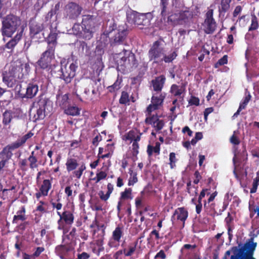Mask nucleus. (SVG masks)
I'll return each mask as SVG.
<instances>
[{
	"instance_id": "f257e3e1",
	"label": "nucleus",
	"mask_w": 259,
	"mask_h": 259,
	"mask_svg": "<svg viewBox=\"0 0 259 259\" xmlns=\"http://www.w3.org/2000/svg\"><path fill=\"white\" fill-rule=\"evenodd\" d=\"M20 17L9 14L3 18L2 22L1 32L3 36L11 37L21 25Z\"/></svg>"
},
{
	"instance_id": "f03ea898",
	"label": "nucleus",
	"mask_w": 259,
	"mask_h": 259,
	"mask_svg": "<svg viewBox=\"0 0 259 259\" xmlns=\"http://www.w3.org/2000/svg\"><path fill=\"white\" fill-rule=\"evenodd\" d=\"M33 135L34 134L30 131L21 138L18 139L15 142L5 146L0 152V158H2V160H6L7 162L13 156L12 151L23 146L26 141Z\"/></svg>"
},
{
	"instance_id": "7ed1b4c3",
	"label": "nucleus",
	"mask_w": 259,
	"mask_h": 259,
	"mask_svg": "<svg viewBox=\"0 0 259 259\" xmlns=\"http://www.w3.org/2000/svg\"><path fill=\"white\" fill-rule=\"evenodd\" d=\"M194 13L186 8L185 10H181L178 13H174L167 18L168 21L175 24L184 25L190 26L194 23Z\"/></svg>"
},
{
	"instance_id": "20e7f679",
	"label": "nucleus",
	"mask_w": 259,
	"mask_h": 259,
	"mask_svg": "<svg viewBox=\"0 0 259 259\" xmlns=\"http://www.w3.org/2000/svg\"><path fill=\"white\" fill-rule=\"evenodd\" d=\"M82 10V7L79 4L69 2L63 8V18L68 22L76 21L81 15Z\"/></svg>"
},
{
	"instance_id": "39448f33",
	"label": "nucleus",
	"mask_w": 259,
	"mask_h": 259,
	"mask_svg": "<svg viewBox=\"0 0 259 259\" xmlns=\"http://www.w3.org/2000/svg\"><path fill=\"white\" fill-rule=\"evenodd\" d=\"M165 51V49L161 47L160 41H154L148 51V56L149 61H153L156 64L162 62Z\"/></svg>"
},
{
	"instance_id": "423d86ee",
	"label": "nucleus",
	"mask_w": 259,
	"mask_h": 259,
	"mask_svg": "<svg viewBox=\"0 0 259 259\" xmlns=\"http://www.w3.org/2000/svg\"><path fill=\"white\" fill-rule=\"evenodd\" d=\"M77 67L76 62L67 61L64 65H62L60 78L63 80L66 84L70 83L75 76Z\"/></svg>"
},
{
	"instance_id": "0eeeda50",
	"label": "nucleus",
	"mask_w": 259,
	"mask_h": 259,
	"mask_svg": "<svg viewBox=\"0 0 259 259\" xmlns=\"http://www.w3.org/2000/svg\"><path fill=\"white\" fill-rule=\"evenodd\" d=\"M20 69H22L20 67L11 65L3 72V81L8 88H13L16 85L18 82L17 73Z\"/></svg>"
},
{
	"instance_id": "6e6552de",
	"label": "nucleus",
	"mask_w": 259,
	"mask_h": 259,
	"mask_svg": "<svg viewBox=\"0 0 259 259\" xmlns=\"http://www.w3.org/2000/svg\"><path fill=\"white\" fill-rule=\"evenodd\" d=\"M55 51L53 50L52 49L47 48L37 61V65L42 69H50L51 68V62L55 58Z\"/></svg>"
},
{
	"instance_id": "1a4fd4ad",
	"label": "nucleus",
	"mask_w": 259,
	"mask_h": 259,
	"mask_svg": "<svg viewBox=\"0 0 259 259\" xmlns=\"http://www.w3.org/2000/svg\"><path fill=\"white\" fill-rule=\"evenodd\" d=\"M57 215L59 219L57 221L58 224V229L65 231V225L71 226L74 222V216L72 211L70 210H64L62 213L57 211Z\"/></svg>"
},
{
	"instance_id": "9d476101",
	"label": "nucleus",
	"mask_w": 259,
	"mask_h": 259,
	"mask_svg": "<svg viewBox=\"0 0 259 259\" xmlns=\"http://www.w3.org/2000/svg\"><path fill=\"white\" fill-rule=\"evenodd\" d=\"M126 18L129 23L137 25L147 26L150 23L149 20L145 14H140L135 11L127 13Z\"/></svg>"
},
{
	"instance_id": "9b49d317",
	"label": "nucleus",
	"mask_w": 259,
	"mask_h": 259,
	"mask_svg": "<svg viewBox=\"0 0 259 259\" xmlns=\"http://www.w3.org/2000/svg\"><path fill=\"white\" fill-rule=\"evenodd\" d=\"M29 36L31 40L36 42H40L44 37V33L42 31L44 29V25L42 23L33 22L29 23Z\"/></svg>"
},
{
	"instance_id": "f8f14e48",
	"label": "nucleus",
	"mask_w": 259,
	"mask_h": 259,
	"mask_svg": "<svg viewBox=\"0 0 259 259\" xmlns=\"http://www.w3.org/2000/svg\"><path fill=\"white\" fill-rule=\"evenodd\" d=\"M67 170L68 172L74 170L73 172L74 177L77 179H80L83 174V171L85 169L86 166L84 163H82L77 170L76 168L78 166L77 160L75 158H68L66 162Z\"/></svg>"
},
{
	"instance_id": "ddd939ff",
	"label": "nucleus",
	"mask_w": 259,
	"mask_h": 259,
	"mask_svg": "<svg viewBox=\"0 0 259 259\" xmlns=\"http://www.w3.org/2000/svg\"><path fill=\"white\" fill-rule=\"evenodd\" d=\"M51 101L48 98H40L37 102V110L34 114L33 119L34 121L43 119L46 116V110H48Z\"/></svg>"
},
{
	"instance_id": "4468645a",
	"label": "nucleus",
	"mask_w": 259,
	"mask_h": 259,
	"mask_svg": "<svg viewBox=\"0 0 259 259\" xmlns=\"http://www.w3.org/2000/svg\"><path fill=\"white\" fill-rule=\"evenodd\" d=\"M72 30L78 37L85 40H90L94 35L95 30L92 28L80 26L78 23H75L72 27Z\"/></svg>"
},
{
	"instance_id": "2eb2a0df",
	"label": "nucleus",
	"mask_w": 259,
	"mask_h": 259,
	"mask_svg": "<svg viewBox=\"0 0 259 259\" xmlns=\"http://www.w3.org/2000/svg\"><path fill=\"white\" fill-rule=\"evenodd\" d=\"M213 10L209 9L205 14V18L203 23L204 31L205 33L212 34L216 30L217 24L213 17Z\"/></svg>"
},
{
	"instance_id": "dca6fc26",
	"label": "nucleus",
	"mask_w": 259,
	"mask_h": 259,
	"mask_svg": "<svg viewBox=\"0 0 259 259\" xmlns=\"http://www.w3.org/2000/svg\"><path fill=\"white\" fill-rule=\"evenodd\" d=\"M128 34V30L124 27L119 26L116 31L114 33V36L110 39L111 46H115L124 44Z\"/></svg>"
},
{
	"instance_id": "f3484780",
	"label": "nucleus",
	"mask_w": 259,
	"mask_h": 259,
	"mask_svg": "<svg viewBox=\"0 0 259 259\" xmlns=\"http://www.w3.org/2000/svg\"><path fill=\"white\" fill-rule=\"evenodd\" d=\"M74 249L73 244L71 242H65L63 244L57 245L55 247L56 254L61 259L66 258L69 253Z\"/></svg>"
},
{
	"instance_id": "a211bd4d",
	"label": "nucleus",
	"mask_w": 259,
	"mask_h": 259,
	"mask_svg": "<svg viewBox=\"0 0 259 259\" xmlns=\"http://www.w3.org/2000/svg\"><path fill=\"white\" fill-rule=\"evenodd\" d=\"M188 211L185 207L177 208L175 209L171 217L172 224H174L176 222L180 221L182 223L183 227H184L185 222L188 217Z\"/></svg>"
},
{
	"instance_id": "6ab92c4d",
	"label": "nucleus",
	"mask_w": 259,
	"mask_h": 259,
	"mask_svg": "<svg viewBox=\"0 0 259 259\" xmlns=\"http://www.w3.org/2000/svg\"><path fill=\"white\" fill-rule=\"evenodd\" d=\"M123 226L121 225H118L112 232L111 239L109 241L108 245L112 248L115 247L114 242L119 243L121 237L123 236Z\"/></svg>"
},
{
	"instance_id": "aec40b11",
	"label": "nucleus",
	"mask_w": 259,
	"mask_h": 259,
	"mask_svg": "<svg viewBox=\"0 0 259 259\" xmlns=\"http://www.w3.org/2000/svg\"><path fill=\"white\" fill-rule=\"evenodd\" d=\"M166 81V77L164 75H160L156 77L151 81V84L153 87L154 91L157 94L161 93V91L164 87Z\"/></svg>"
},
{
	"instance_id": "412c9836",
	"label": "nucleus",
	"mask_w": 259,
	"mask_h": 259,
	"mask_svg": "<svg viewBox=\"0 0 259 259\" xmlns=\"http://www.w3.org/2000/svg\"><path fill=\"white\" fill-rule=\"evenodd\" d=\"M38 91V86L35 82H30L26 85V91H23L22 95L25 98L32 99L34 97Z\"/></svg>"
},
{
	"instance_id": "4be33fe9",
	"label": "nucleus",
	"mask_w": 259,
	"mask_h": 259,
	"mask_svg": "<svg viewBox=\"0 0 259 259\" xmlns=\"http://www.w3.org/2000/svg\"><path fill=\"white\" fill-rule=\"evenodd\" d=\"M50 33L47 39V47L48 49H52L53 50L55 51L56 47L57 45V36L58 33L56 32V30L54 31L53 29L52 25H51L50 27Z\"/></svg>"
},
{
	"instance_id": "5701e85b",
	"label": "nucleus",
	"mask_w": 259,
	"mask_h": 259,
	"mask_svg": "<svg viewBox=\"0 0 259 259\" xmlns=\"http://www.w3.org/2000/svg\"><path fill=\"white\" fill-rule=\"evenodd\" d=\"M96 22V17L94 16L85 15L83 16L81 24L80 25L95 30Z\"/></svg>"
},
{
	"instance_id": "b1692460",
	"label": "nucleus",
	"mask_w": 259,
	"mask_h": 259,
	"mask_svg": "<svg viewBox=\"0 0 259 259\" xmlns=\"http://www.w3.org/2000/svg\"><path fill=\"white\" fill-rule=\"evenodd\" d=\"M13 118H19V115L12 110H6L3 114V124L4 125L10 124Z\"/></svg>"
},
{
	"instance_id": "393cba45",
	"label": "nucleus",
	"mask_w": 259,
	"mask_h": 259,
	"mask_svg": "<svg viewBox=\"0 0 259 259\" xmlns=\"http://www.w3.org/2000/svg\"><path fill=\"white\" fill-rule=\"evenodd\" d=\"M23 32V29H22V30L19 32L17 33L14 37L11 38L5 45V48L8 49L13 50L21 39Z\"/></svg>"
},
{
	"instance_id": "a878e982",
	"label": "nucleus",
	"mask_w": 259,
	"mask_h": 259,
	"mask_svg": "<svg viewBox=\"0 0 259 259\" xmlns=\"http://www.w3.org/2000/svg\"><path fill=\"white\" fill-rule=\"evenodd\" d=\"M26 209L24 206H21L19 210H18L16 214L13 217V219L12 221L13 224H17L19 221L23 222L25 221L26 219V215L25 214Z\"/></svg>"
},
{
	"instance_id": "bb28decb",
	"label": "nucleus",
	"mask_w": 259,
	"mask_h": 259,
	"mask_svg": "<svg viewBox=\"0 0 259 259\" xmlns=\"http://www.w3.org/2000/svg\"><path fill=\"white\" fill-rule=\"evenodd\" d=\"M52 179L51 180L45 179L42 181L39 187V190L41 191V193L48 195L49 191L52 189Z\"/></svg>"
},
{
	"instance_id": "cd10ccee",
	"label": "nucleus",
	"mask_w": 259,
	"mask_h": 259,
	"mask_svg": "<svg viewBox=\"0 0 259 259\" xmlns=\"http://www.w3.org/2000/svg\"><path fill=\"white\" fill-rule=\"evenodd\" d=\"M69 96L68 94L57 95V103L63 109L67 107L68 104Z\"/></svg>"
},
{
	"instance_id": "c85d7f7f",
	"label": "nucleus",
	"mask_w": 259,
	"mask_h": 259,
	"mask_svg": "<svg viewBox=\"0 0 259 259\" xmlns=\"http://www.w3.org/2000/svg\"><path fill=\"white\" fill-rule=\"evenodd\" d=\"M77 48L79 52L85 56H89L91 54L90 47L84 41L79 40L77 42Z\"/></svg>"
},
{
	"instance_id": "c756f323",
	"label": "nucleus",
	"mask_w": 259,
	"mask_h": 259,
	"mask_svg": "<svg viewBox=\"0 0 259 259\" xmlns=\"http://www.w3.org/2000/svg\"><path fill=\"white\" fill-rule=\"evenodd\" d=\"M165 97L166 93H159V96L153 95L151 97V103L160 108L162 106Z\"/></svg>"
},
{
	"instance_id": "7c9ffc66",
	"label": "nucleus",
	"mask_w": 259,
	"mask_h": 259,
	"mask_svg": "<svg viewBox=\"0 0 259 259\" xmlns=\"http://www.w3.org/2000/svg\"><path fill=\"white\" fill-rule=\"evenodd\" d=\"M127 55L128 61L127 62L126 67H129L132 68H136L138 66V61L136 59V55L135 54L131 52H126Z\"/></svg>"
},
{
	"instance_id": "2f4dec72",
	"label": "nucleus",
	"mask_w": 259,
	"mask_h": 259,
	"mask_svg": "<svg viewBox=\"0 0 259 259\" xmlns=\"http://www.w3.org/2000/svg\"><path fill=\"white\" fill-rule=\"evenodd\" d=\"M232 0H221L219 8V14L224 15L230 8V4Z\"/></svg>"
},
{
	"instance_id": "473e14b6",
	"label": "nucleus",
	"mask_w": 259,
	"mask_h": 259,
	"mask_svg": "<svg viewBox=\"0 0 259 259\" xmlns=\"http://www.w3.org/2000/svg\"><path fill=\"white\" fill-rule=\"evenodd\" d=\"M256 246V243H247L244 245V248L248 250L244 259H255L253 257V252Z\"/></svg>"
},
{
	"instance_id": "72a5a7b5",
	"label": "nucleus",
	"mask_w": 259,
	"mask_h": 259,
	"mask_svg": "<svg viewBox=\"0 0 259 259\" xmlns=\"http://www.w3.org/2000/svg\"><path fill=\"white\" fill-rule=\"evenodd\" d=\"M138 241L129 244L127 248H124L122 249L123 253L125 256H132L136 250Z\"/></svg>"
},
{
	"instance_id": "f704fd0d",
	"label": "nucleus",
	"mask_w": 259,
	"mask_h": 259,
	"mask_svg": "<svg viewBox=\"0 0 259 259\" xmlns=\"http://www.w3.org/2000/svg\"><path fill=\"white\" fill-rule=\"evenodd\" d=\"M64 112L68 115L78 116L80 114V109L75 106H68L64 109Z\"/></svg>"
},
{
	"instance_id": "c9c22d12",
	"label": "nucleus",
	"mask_w": 259,
	"mask_h": 259,
	"mask_svg": "<svg viewBox=\"0 0 259 259\" xmlns=\"http://www.w3.org/2000/svg\"><path fill=\"white\" fill-rule=\"evenodd\" d=\"M160 143L158 142L155 143V146L148 145L147 146V153L149 157L151 156L153 153H155L157 155L160 154Z\"/></svg>"
},
{
	"instance_id": "e433bc0d",
	"label": "nucleus",
	"mask_w": 259,
	"mask_h": 259,
	"mask_svg": "<svg viewBox=\"0 0 259 259\" xmlns=\"http://www.w3.org/2000/svg\"><path fill=\"white\" fill-rule=\"evenodd\" d=\"M113 191V185L111 183H108L107 184V192L106 194H104V192L103 191H100L99 192L98 195L102 200L106 201L109 199Z\"/></svg>"
},
{
	"instance_id": "4c0bfd02",
	"label": "nucleus",
	"mask_w": 259,
	"mask_h": 259,
	"mask_svg": "<svg viewBox=\"0 0 259 259\" xmlns=\"http://www.w3.org/2000/svg\"><path fill=\"white\" fill-rule=\"evenodd\" d=\"M168 0H160L159 6L161 10L160 15L162 17H165L168 14Z\"/></svg>"
},
{
	"instance_id": "58836bf2",
	"label": "nucleus",
	"mask_w": 259,
	"mask_h": 259,
	"mask_svg": "<svg viewBox=\"0 0 259 259\" xmlns=\"http://www.w3.org/2000/svg\"><path fill=\"white\" fill-rule=\"evenodd\" d=\"M122 78H119V76H118L115 82L112 85L108 86L107 87V90H108V92L111 93L116 92L121 88V84L122 83Z\"/></svg>"
},
{
	"instance_id": "ea45409f",
	"label": "nucleus",
	"mask_w": 259,
	"mask_h": 259,
	"mask_svg": "<svg viewBox=\"0 0 259 259\" xmlns=\"http://www.w3.org/2000/svg\"><path fill=\"white\" fill-rule=\"evenodd\" d=\"M132 189L131 188H125L124 191L120 193V196L119 200L122 202L123 200L126 199H132Z\"/></svg>"
},
{
	"instance_id": "a19ab883",
	"label": "nucleus",
	"mask_w": 259,
	"mask_h": 259,
	"mask_svg": "<svg viewBox=\"0 0 259 259\" xmlns=\"http://www.w3.org/2000/svg\"><path fill=\"white\" fill-rule=\"evenodd\" d=\"M126 52H130V51H127L125 50L124 49L123 50V54L121 53H119L118 54V57L119 58V60H117V62L118 64H120L121 65L124 66L125 67H126L127 62L128 61L127 55L126 54Z\"/></svg>"
},
{
	"instance_id": "79ce46f5",
	"label": "nucleus",
	"mask_w": 259,
	"mask_h": 259,
	"mask_svg": "<svg viewBox=\"0 0 259 259\" xmlns=\"http://www.w3.org/2000/svg\"><path fill=\"white\" fill-rule=\"evenodd\" d=\"M184 91V88H180L179 85L176 84H172L170 87V92L175 97L181 96Z\"/></svg>"
},
{
	"instance_id": "37998d69",
	"label": "nucleus",
	"mask_w": 259,
	"mask_h": 259,
	"mask_svg": "<svg viewBox=\"0 0 259 259\" xmlns=\"http://www.w3.org/2000/svg\"><path fill=\"white\" fill-rule=\"evenodd\" d=\"M259 27L258 19L254 14L251 15V24L248 28L249 31L257 30Z\"/></svg>"
},
{
	"instance_id": "c03bdc74",
	"label": "nucleus",
	"mask_w": 259,
	"mask_h": 259,
	"mask_svg": "<svg viewBox=\"0 0 259 259\" xmlns=\"http://www.w3.org/2000/svg\"><path fill=\"white\" fill-rule=\"evenodd\" d=\"M141 134H137L136 131L131 130L126 134L125 139L127 140H130L131 142H135L137 137H139L140 140H141Z\"/></svg>"
},
{
	"instance_id": "a18cd8bd",
	"label": "nucleus",
	"mask_w": 259,
	"mask_h": 259,
	"mask_svg": "<svg viewBox=\"0 0 259 259\" xmlns=\"http://www.w3.org/2000/svg\"><path fill=\"white\" fill-rule=\"evenodd\" d=\"M147 117L145 120V122L147 124H150L152 126L159 119L157 114L151 115H146Z\"/></svg>"
},
{
	"instance_id": "49530a36",
	"label": "nucleus",
	"mask_w": 259,
	"mask_h": 259,
	"mask_svg": "<svg viewBox=\"0 0 259 259\" xmlns=\"http://www.w3.org/2000/svg\"><path fill=\"white\" fill-rule=\"evenodd\" d=\"M129 94L125 91L121 92L120 98L119 100V102L120 104L125 105L130 102Z\"/></svg>"
},
{
	"instance_id": "de8ad7c7",
	"label": "nucleus",
	"mask_w": 259,
	"mask_h": 259,
	"mask_svg": "<svg viewBox=\"0 0 259 259\" xmlns=\"http://www.w3.org/2000/svg\"><path fill=\"white\" fill-rule=\"evenodd\" d=\"M177 53L176 51H174L168 55H166L165 52L164 53V58L162 59V62L164 61L165 63L172 62L174 60L176 59L177 56Z\"/></svg>"
},
{
	"instance_id": "09e8293b",
	"label": "nucleus",
	"mask_w": 259,
	"mask_h": 259,
	"mask_svg": "<svg viewBox=\"0 0 259 259\" xmlns=\"http://www.w3.org/2000/svg\"><path fill=\"white\" fill-rule=\"evenodd\" d=\"M259 185V171L256 172V177L253 180L252 188L250 189V193H254L256 192Z\"/></svg>"
},
{
	"instance_id": "8fccbe9b",
	"label": "nucleus",
	"mask_w": 259,
	"mask_h": 259,
	"mask_svg": "<svg viewBox=\"0 0 259 259\" xmlns=\"http://www.w3.org/2000/svg\"><path fill=\"white\" fill-rule=\"evenodd\" d=\"M140 141V138L137 137V140H136L135 142H133L132 144V155L134 157H137V155L139 154V145L138 144V142Z\"/></svg>"
},
{
	"instance_id": "3c124183",
	"label": "nucleus",
	"mask_w": 259,
	"mask_h": 259,
	"mask_svg": "<svg viewBox=\"0 0 259 259\" xmlns=\"http://www.w3.org/2000/svg\"><path fill=\"white\" fill-rule=\"evenodd\" d=\"M169 166L171 169L174 168L176 165V163L178 159L176 158V154L174 152H171L169 155Z\"/></svg>"
},
{
	"instance_id": "603ef678",
	"label": "nucleus",
	"mask_w": 259,
	"mask_h": 259,
	"mask_svg": "<svg viewBox=\"0 0 259 259\" xmlns=\"http://www.w3.org/2000/svg\"><path fill=\"white\" fill-rule=\"evenodd\" d=\"M228 63V56L224 55L222 58L220 59L218 62L215 63L214 67L215 68H219L221 66L227 64Z\"/></svg>"
},
{
	"instance_id": "864d4df0",
	"label": "nucleus",
	"mask_w": 259,
	"mask_h": 259,
	"mask_svg": "<svg viewBox=\"0 0 259 259\" xmlns=\"http://www.w3.org/2000/svg\"><path fill=\"white\" fill-rule=\"evenodd\" d=\"M251 95L249 93L246 95L245 97L243 99V101L240 103L239 108L240 109H244L246 108V106L248 104L249 101L251 99Z\"/></svg>"
},
{
	"instance_id": "5fc2aeb1",
	"label": "nucleus",
	"mask_w": 259,
	"mask_h": 259,
	"mask_svg": "<svg viewBox=\"0 0 259 259\" xmlns=\"http://www.w3.org/2000/svg\"><path fill=\"white\" fill-rule=\"evenodd\" d=\"M159 108L158 107H157L156 105H155L154 104H153V103H151L150 104H149L147 108H146V115H151V114H152V112L154 111H155V110H157L158 109H159Z\"/></svg>"
},
{
	"instance_id": "6e6d98bb",
	"label": "nucleus",
	"mask_w": 259,
	"mask_h": 259,
	"mask_svg": "<svg viewBox=\"0 0 259 259\" xmlns=\"http://www.w3.org/2000/svg\"><path fill=\"white\" fill-rule=\"evenodd\" d=\"M15 91L17 92L18 95L22 98H25V96L22 95L23 91H26V87H23L21 84H17L15 88Z\"/></svg>"
},
{
	"instance_id": "4d7b16f0",
	"label": "nucleus",
	"mask_w": 259,
	"mask_h": 259,
	"mask_svg": "<svg viewBox=\"0 0 259 259\" xmlns=\"http://www.w3.org/2000/svg\"><path fill=\"white\" fill-rule=\"evenodd\" d=\"M28 160L29 162V167L31 169H33L38 167L37 159L35 158H28Z\"/></svg>"
},
{
	"instance_id": "13d9d810",
	"label": "nucleus",
	"mask_w": 259,
	"mask_h": 259,
	"mask_svg": "<svg viewBox=\"0 0 259 259\" xmlns=\"http://www.w3.org/2000/svg\"><path fill=\"white\" fill-rule=\"evenodd\" d=\"M164 126V122L162 119H159L153 127L155 128V130L158 132L161 130Z\"/></svg>"
},
{
	"instance_id": "bf43d9fd",
	"label": "nucleus",
	"mask_w": 259,
	"mask_h": 259,
	"mask_svg": "<svg viewBox=\"0 0 259 259\" xmlns=\"http://www.w3.org/2000/svg\"><path fill=\"white\" fill-rule=\"evenodd\" d=\"M137 176V172H135L133 176H131L128 182V186H133L135 183H136L138 182V178Z\"/></svg>"
},
{
	"instance_id": "052dcab7",
	"label": "nucleus",
	"mask_w": 259,
	"mask_h": 259,
	"mask_svg": "<svg viewBox=\"0 0 259 259\" xmlns=\"http://www.w3.org/2000/svg\"><path fill=\"white\" fill-rule=\"evenodd\" d=\"M199 99L195 96H191L189 101V104L191 105L198 106L199 105Z\"/></svg>"
},
{
	"instance_id": "680f3d73",
	"label": "nucleus",
	"mask_w": 259,
	"mask_h": 259,
	"mask_svg": "<svg viewBox=\"0 0 259 259\" xmlns=\"http://www.w3.org/2000/svg\"><path fill=\"white\" fill-rule=\"evenodd\" d=\"M235 132H234V134L231 137L230 141L233 145H238L240 143V141L239 139L235 135Z\"/></svg>"
},
{
	"instance_id": "e2e57ef3",
	"label": "nucleus",
	"mask_w": 259,
	"mask_h": 259,
	"mask_svg": "<svg viewBox=\"0 0 259 259\" xmlns=\"http://www.w3.org/2000/svg\"><path fill=\"white\" fill-rule=\"evenodd\" d=\"M106 177L107 174L105 171H101L96 175V182H99L101 180L105 179Z\"/></svg>"
},
{
	"instance_id": "0e129e2a",
	"label": "nucleus",
	"mask_w": 259,
	"mask_h": 259,
	"mask_svg": "<svg viewBox=\"0 0 259 259\" xmlns=\"http://www.w3.org/2000/svg\"><path fill=\"white\" fill-rule=\"evenodd\" d=\"M218 195V192L217 191H214V192H213L211 195L210 196H209V197L208 198L207 201H206V200H204V207H206V203L207 202L208 203H210L211 202L213 201V200L214 199L215 197L217 196Z\"/></svg>"
},
{
	"instance_id": "69168bd1",
	"label": "nucleus",
	"mask_w": 259,
	"mask_h": 259,
	"mask_svg": "<svg viewBox=\"0 0 259 259\" xmlns=\"http://www.w3.org/2000/svg\"><path fill=\"white\" fill-rule=\"evenodd\" d=\"M54 15H55L54 12L53 10H51L45 16V21L51 23V19Z\"/></svg>"
},
{
	"instance_id": "338daca9",
	"label": "nucleus",
	"mask_w": 259,
	"mask_h": 259,
	"mask_svg": "<svg viewBox=\"0 0 259 259\" xmlns=\"http://www.w3.org/2000/svg\"><path fill=\"white\" fill-rule=\"evenodd\" d=\"M242 11V7L241 6H237L233 12V18L236 17L239 14L241 13Z\"/></svg>"
},
{
	"instance_id": "774afa93",
	"label": "nucleus",
	"mask_w": 259,
	"mask_h": 259,
	"mask_svg": "<svg viewBox=\"0 0 259 259\" xmlns=\"http://www.w3.org/2000/svg\"><path fill=\"white\" fill-rule=\"evenodd\" d=\"M90 257V255L85 252H83L81 253H78L76 259H89Z\"/></svg>"
}]
</instances>
